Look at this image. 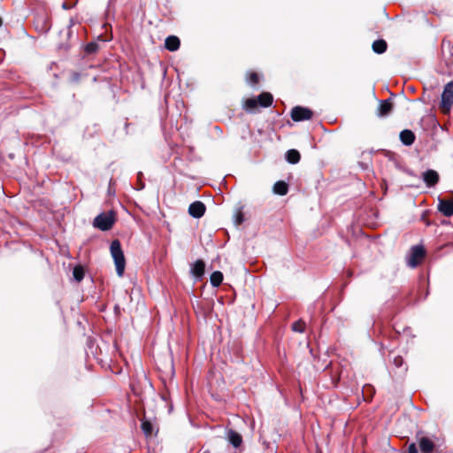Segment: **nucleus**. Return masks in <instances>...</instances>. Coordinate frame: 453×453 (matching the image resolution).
I'll return each mask as SVG.
<instances>
[{
    "label": "nucleus",
    "mask_w": 453,
    "mask_h": 453,
    "mask_svg": "<svg viewBox=\"0 0 453 453\" xmlns=\"http://www.w3.org/2000/svg\"><path fill=\"white\" fill-rule=\"evenodd\" d=\"M188 212L194 218H201L205 212V206L202 202H194L189 205Z\"/></svg>",
    "instance_id": "nucleus-6"
},
{
    "label": "nucleus",
    "mask_w": 453,
    "mask_h": 453,
    "mask_svg": "<svg viewBox=\"0 0 453 453\" xmlns=\"http://www.w3.org/2000/svg\"><path fill=\"white\" fill-rule=\"evenodd\" d=\"M142 429L147 436L151 435L153 433V426L148 420H143L142 422Z\"/></svg>",
    "instance_id": "nucleus-20"
},
{
    "label": "nucleus",
    "mask_w": 453,
    "mask_h": 453,
    "mask_svg": "<svg viewBox=\"0 0 453 453\" xmlns=\"http://www.w3.org/2000/svg\"><path fill=\"white\" fill-rule=\"evenodd\" d=\"M400 140L404 145H411L414 142L415 135L408 129H405L400 133Z\"/></svg>",
    "instance_id": "nucleus-10"
},
{
    "label": "nucleus",
    "mask_w": 453,
    "mask_h": 453,
    "mask_svg": "<svg viewBox=\"0 0 453 453\" xmlns=\"http://www.w3.org/2000/svg\"><path fill=\"white\" fill-rule=\"evenodd\" d=\"M227 439L229 442L235 448L239 447L242 442L241 434L233 430L228 431Z\"/></svg>",
    "instance_id": "nucleus-14"
},
{
    "label": "nucleus",
    "mask_w": 453,
    "mask_h": 453,
    "mask_svg": "<svg viewBox=\"0 0 453 453\" xmlns=\"http://www.w3.org/2000/svg\"><path fill=\"white\" fill-rule=\"evenodd\" d=\"M73 274L77 281H81L84 277V270L81 266H75Z\"/></svg>",
    "instance_id": "nucleus-22"
},
{
    "label": "nucleus",
    "mask_w": 453,
    "mask_h": 453,
    "mask_svg": "<svg viewBox=\"0 0 453 453\" xmlns=\"http://www.w3.org/2000/svg\"><path fill=\"white\" fill-rule=\"evenodd\" d=\"M165 48L171 51H174L180 47V40L178 37L171 35L165 39Z\"/></svg>",
    "instance_id": "nucleus-12"
},
{
    "label": "nucleus",
    "mask_w": 453,
    "mask_h": 453,
    "mask_svg": "<svg viewBox=\"0 0 453 453\" xmlns=\"http://www.w3.org/2000/svg\"><path fill=\"white\" fill-rule=\"evenodd\" d=\"M292 328L296 332L302 333L304 330V323L301 322V321H297V322L293 324Z\"/></svg>",
    "instance_id": "nucleus-23"
},
{
    "label": "nucleus",
    "mask_w": 453,
    "mask_h": 453,
    "mask_svg": "<svg viewBox=\"0 0 453 453\" xmlns=\"http://www.w3.org/2000/svg\"><path fill=\"white\" fill-rule=\"evenodd\" d=\"M204 267L205 265L202 260H197L196 263L192 265L191 273L194 276L200 278L204 273Z\"/></svg>",
    "instance_id": "nucleus-13"
},
{
    "label": "nucleus",
    "mask_w": 453,
    "mask_h": 453,
    "mask_svg": "<svg viewBox=\"0 0 453 453\" xmlns=\"http://www.w3.org/2000/svg\"><path fill=\"white\" fill-rule=\"evenodd\" d=\"M419 449L422 453H432L434 449V441L427 437H421L419 439Z\"/></svg>",
    "instance_id": "nucleus-8"
},
{
    "label": "nucleus",
    "mask_w": 453,
    "mask_h": 453,
    "mask_svg": "<svg viewBox=\"0 0 453 453\" xmlns=\"http://www.w3.org/2000/svg\"><path fill=\"white\" fill-rule=\"evenodd\" d=\"M115 221V214L113 211L101 213L94 219V226L102 230L106 231L111 228Z\"/></svg>",
    "instance_id": "nucleus-2"
},
{
    "label": "nucleus",
    "mask_w": 453,
    "mask_h": 453,
    "mask_svg": "<svg viewBox=\"0 0 453 453\" xmlns=\"http://www.w3.org/2000/svg\"><path fill=\"white\" fill-rule=\"evenodd\" d=\"M423 180L427 186H434L439 180L438 173L434 170H428L423 173Z\"/></svg>",
    "instance_id": "nucleus-9"
},
{
    "label": "nucleus",
    "mask_w": 453,
    "mask_h": 453,
    "mask_svg": "<svg viewBox=\"0 0 453 453\" xmlns=\"http://www.w3.org/2000/svg\"><path fill=\"white\" fill-rule=\"evenodd\" d=\"M291 117L295 121H302L311 119L312 111L304 107L296 106L291 111Z\"/></svg>",
    "instance_id": "nucleus-5"
},
{
    "label": "nucleus",
    "mask_w": 453,
    "mask_h": 453,
    "mask_svg": "<svg viewBox=\"0 0 453 453\" xmlns=\"http://www.w3.org/2000/svg\"><path fill=\"white\" fill-rule=\"evenodd\" d=\"M453 105V82H448L441 94V109L444 113L449 112Z\"/></svg>",
    "instance_id": "nucleus-3"
},
{
    "label": "nucleus",
    "mask_w": 453,
    "mask_h": 453,
    "mask_svg": "<svg viewBox=\"0 0 453 453\" xmlns=\"http://www.w3.org/2000/svg\"><path fill=\"white\" fill-rule=\"evenodd\" d=\"M258 103L257 98H249L244 103V107L248 111H253L257 108Z\"/></svg>",
    "instance_id": "nucleus-21"
},
{
    "label": "nucleus",
    "mask_w": 453,
    "mask_h": 453,
    "mask_svg": "<svg viewBox=\"0 0 453 453\" xmlns=\"http://www.w3.org/2000/svg\"><path fill=\"white\" fill-rule=\"evenodd\" d=\"M386 49H387V43L383 40H378L372 43V50L376 53L381 54L386 51Z\"/></svg>",
    "instance_id": "nucleus-19"
},
{
    "label": "nucleus",
    "mask_w": 453,
    "mask_h": 453,
    "mask_svg": "<svg viewBox=\"0 0 453 453\" xmlns=\"http://www.w3.org/2000/svg\"><path fill=\"white\" fill-rule=\"evenodd\" d=\"M425 250L421 246H415L411 250V255L408 258V265L411 267H416L423 259Z\"/></svg>",
    "instance_id": "nucleus-4"
},
{
    "label": "nucleus",
    "mask_w": 453,
    "mask_h": 453,
    "mask_svg": "<svg viewBox=\"0 0 453 453\" xmlns=\"http://www.w3.org/2000/svg\"><path fill=\"white\" fill-rule=\"evenodd\" d=\"M392 108H393V105L389 101H388V100L381 101L380 103V106L378 109V115L380 117H385L391 112Z\"/></svg>",
    "instance_id": "nucleus-11"
},
{
    "label": "nucleus",
    "mask_w": 453,
    "mask_h": 453,
    "mask_svg": "<svg viewBox=\"0 0 453 453\" xmlns=\"http://www.w3.org/2000/svg\"><path fill=\"white\" fill-rule=\"evenodd\" d=\"M286 158L290 164H296L300 160V153L296 150H289L287 151Z\"/></svg>",
    "instance_id": "nucleus-17"
},
{
    "label": "nucleus",
    "mask_w": 453,
    "mask_h": 453,
    "mask_svg": "<svg viewBox=\"0 0 453 453\" xmlns=\"http://www.w3.org/2000/svg\"><path fill=\"white\" fill-rule=\"evenodd\" d=\"M438 210L446 217L453 215V201L439 199Z\"/></svg>",
    "instance_id": "nucleus-7"
},
{
    "label": "nucleus",
    "mask_w": 453,
    "mask_h": 453,
    "mask_svg": "<svg viewBox=\"0 0 453 453\" xmlns=\"http://www.w3.org/2000/svg\"><path fill=\"white\" fill-rule=\"evenodd\" d=\"M248 82L254 85L258 82V76L256 73H251L249 74Z\"/></svg>",
    "instance_id": "nucleus-24"
},
{
    "label": "nucleus",
    "mask_w": 453,
    "mask_h": 453,
    "mask_svg": "<svg viewBox=\"0 0 453 453\" xmlns=\"http://www.w3.org/2000/svg\"><path fill=\"white\" fill-rule=\"evenodd\" d=\"M288 185L284 181H278L273 186V192L277 195L284 196L288 193Z\"/></svg>",
    "instance_id": "nucleus-16"
},
{
    "label": "nucleus",
    "mask_w": 453,
    "mask_h": 453,
    "mask_svg": "<svg viewBox=\"0 0 453 453\" xmlns=\"http://www.w3.org/2000/svg\"><path fill=\"white\" fill-rule=\"evenodd\" d=\"M96 44H94V43H90V44H88V45L87 46L86 50H87L88 52H93V51H95V50H96Z\"/></svg>",
    "instance_id": "nucleus-26"
},
{
    "label": "nucleus",
    "mask_w": 453,
    "mask_h": 453,
    "mask_svg": "<svg viewBox=\"0 0 453 453\" xmlns=\"http://www.w3.org/2000/svg\"><path fill=\"white\" fill-rule=\"evenodd\" d=\"M111 255L114 260L118 276L122 277L126 267V259L118 240L113 241L111 244Z\"/></svg>",
    "instance_id": "nucleus-1"
},
{
    "label": "nucleus",
    "mask_w": 453,
    "mask_h": 453,
    "mask_svg": "<svg viewBox=\"0 0 453 453\" xmlns=\"http://www.w3.org/2000/svg\"><path fill=\"white\" fill-rule=\"evenodd\" d=\"M257 103L262 107H267L273 103V96L270 93L264 92L257 97Z\"/></svg>",
    "instance_id": "nucleus-15"
},
{
    "label": "nucleus",
    "mask_w": 453,
    "mask_h": 453,
    "mask_svg": "<svg viewBox=\"0 0 453 453\" xmlns=\"http://www.w3.org/2000/svg\"><path fill=\"white\" fill-rule=\"evenodd\" d=\"M211 283L214 287H219L223 280V274L219 271L213 272L210 278Z\"/></svg>",
    "instance_id": "nucleus-18"
},
{
    "label": "nucleus",
    "mask_w": 453,
    "mask_h": 453,
    "mask_svg": "<svg viewBox=\"0 0 453 453\" xmlns=\"http://www.w3.org/2000/svg\"><path fill=\"white\" fill-rule=\"evenodd\" d=\"M408 453H418L417 447L414 443H412L409 446Z\"/></svg>",
    "instance_id": "nucleus-25"
}]
</instances>
